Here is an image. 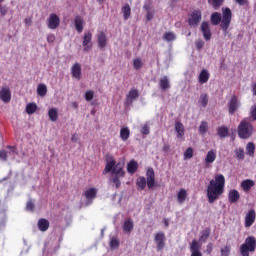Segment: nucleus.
<instances>
[{"mask_svg": "<svg viewBox=\"0 0 256 256\" xmlns=\"http://www.w3.org/2000/svg\"><path fill=\"white\" fill-rule=\"evenodd\" d=\"M225 191V176L217 174L207 187V198L209 203L217 201Z\"/></svg>", "mask_w": 256, "mask_h": 256, "instance_id": "obj_1", "label": "nucleus"}, {"mask_svg": "<svg viewBox=\"0 0 256 256\" xmlns=\"http://www.w3.org/2000/svg\"><path fill=\"white\" fill-rule=\"evenodd\" d=\"M232 19H233V13L231 12V9L223 8L222 16H221V13H219V12H214L211 14L210 22H211V25H219L220 24V27H221L224 35H227Z\"/></svg>", "mask_w": 256, "mask_h": 256, "instance_id": "obj_2", "label": "nucleus"}, {"mask_svg": "<svg viewBox=\"0 0 256 256\" xmlns=\"http://www.w3.org/2000/svg\"><path fill=\"white\" fill-rule=\"evenodd\" d=\"M136 185L140 191H143L146 187L153 189L155 187V170L149 167L146 171V178L144 176L138 177Z\"/></svg>", "mask_w": 256, "mask_h": 256, "instance_id": "obj_3", "label": "nucleus"}, {"mask_svg": "<svg viewBox=\"0 0 256 256\" xmlns=\"http://www.w3.org/2000/svg\"><path fill=\"white\" fill-rule=\"evenodd\" d=\"M254 131L255 128L253 127V123L249 121V118H243L237 127V133L240 139H251Z\"/></svg>", "mask_w": 256, "mask_h": 256, "instance_id": "obj_4", "label": "nucleus"}, {"mask_svg": "<svg viewBox=\"0 0 256 256\" xmlns=\"http://www.w3.org/2000/svg\"><path fill=\"white\" fill-rule=\"evenodd\" d=\"M256 238L255 236H248L244 243L240 246V255L249 256V253H255Z\"/></svg>", "mask_w": 256, "mask_h": 256, "instance_id": "obj_5", "label": "nucleus"}, {"mask_svg": "<svg viewBox=\"0 0 256 256\" xmlns=\"http://www.w3.org/2000/svg\"><path fill=\"white\" fill-rule=\"evenodd\" d=\"M61 25V19L58 17L57 14H50L47 19V27L48 29L55 30Z\"/></svg>", "mask_w": 256, "mask_h": 256, "instance_id": "obj_6", "label": "nucleus"}, {"mask_svg": "<svg viewBox=\"0 0 256 256\" xmlns=\"http://www.w3.org/2000/svg\"><path fill=\"white\" fill-rule=\"evenodd\" d=\"M92 39H93V33L91 32L84 33L82 45L84 47L85 52L91 51V49H93V42H91Z\"/></svg>", "mask_w": 256, "mask_h": 256, "instance_id": "obj_7", "label": "nucleus"}, {"mask_svg": "<svg viewBox=\"0 0 256 256\" xmlns=\"http://www.w3.org/2000/svg\"><path fill=\"white\" fill-rule=\"evenodd\" d=\"M200 31L205 39V41H211V37L213 36V33H211V26L209 25V22L204 21L201 23Z\"/></svg>", "mask_w": 256, "mask_h": 256, "instance_id": "obj_8", "label": "nucleus"}, {"mask_svg": "<svg viewBox=\"0 0 256 256\" xmlns=\"http://www.w3.org/2000/svg\"><path fill=\"white\" fill-rule=\"evenodd\" d=\"M202 14L199 10H194L188 20L190 27H197L201 23Z\"/></svg>", "mask_w": 256, "mask_h": 256, "instance_id": "obj_9", "label": "nucleus"}, {"mask_svg": "<svg viewBox=\"0 0 256 256\" xmlns=\"http://www.w3.org/2000/svg\"><path fill=\"white\" fill-rule=\"evenodd\" d=\"M255 219H256L255 209H250L244 218V226L246 227V229H249V227H251L253 223H255Z\"/></svg>", "mask_w": 256, "mask_h": 256, "instance_id": "obj_10", "label": "nucleus"}, {"mask_svg": "<svg viewBox=\"0 0 256 256\" xmlns=\"http://www.w3.org/2000/svg\"><path fill=\"white\" fill-rule=\"evenodd\" d=\"M165 233L163 232H158L155 235V242L157 245V251H163L165 249Z\"/></svg>", "mask_w": 256, "mask_h": 256, "instance_id": "obj_11", "label": "nucleus"}, {"mask_svg": "<svg viewBox=\"0 0 256 256\" xmlns=\"http://www.w3.org/2000/svg\"><path fill=\"white\" fill-rule=\"evenodd\" d=\"M190 252L191 256H203V253H201V243L197 240H193L190 244Z\"/></svg>", "mask_w": 256, "mask_h": 256, "instance_id": "obj_12", "label": "nucleus"}, {"mask_svg": "<svg viewBox=\"0 0 256 256\" xmlns=\"http://www.w3.org/2000/svg\"><path fill=\"white\" fill-rule=\"evenodd\" d=\"M237 109H239V98L237 96H232L228 103V111L230 115L235 114Z\"/></svg>", "mask_w": 256, "mask_h": 256, "instance_id": "obj_13", "label": "nucleus"}, {"mask_svg": "<svg viewBox=\"0 0 256 256\" xmlns=\"http://www.w3.org/2000/svg\"><path fill=\"white\" fill-rule=\"evenodd\" d=\"M0 99L3 103H9L11 101V90L7 87L1 88Z\"/></svg>", "mask_w": 256, "mask_h": 256, "instance_id": "obj_14", "label": "nucleus"}, {"mask_svg": "<svg viewBox=\"0 0 256 256\" xmlns=\"http://www.w3.org/2000/svg\"><path fill=\"white\" fill-rule=\"evenodd\" d=\"M97 188H88L84 192V197L87 199L88 203H93V199L97 198Z\"/></svg>", "mask_w": 256, "mask_h": 256, "instance_id": "obj_15", "label": "nucleus"}, {"mask_svg": "<svg viewBox=\"0 0 256 256\" xmlns=\"http://www.w3.org/2000/svg\"><path fill=\"white\" fill-rule=\"evenodd\" d=\"M71 73H72V77H74V79L81 81V77H82L81 64L76 62L71 68Z\"/></svg>", "mask_w": 256, "mask_h": 256, "instance_id": "obj_16", "label": "nucleus"}, {"mask_svg": "<svg viewBox=\"0 0 256 256\" xmlns=\"http://www.w3.org/2000/svg\"><path fill=\"white\" fill-rule=\"evenodd\" d=\"M240 187H242L245 193H249L251 191V188L255 187V181L251 179L243 180L240 184Z\"/></svg>", "mask_w": 256, "mask_h": 256, "instance_id": "obj_17", "label": "nucleus"}, {"mask_svg": "<svg viewBox=\"0 0 256 256\" xmlns=\"http://www.w3.org/2000/svg\"><path fill=\"white\" fill-rule=\"evenodd\" d=\"M97 39L98 47L100 49H105V47H107V35H105V32H99Z\"/></svg>", "mask_w": 256, "mask_h": 256, "instance_id": "obj_18", "label": "nucleus"}, {"mask_svg": "<svg viewBox=\"0 0 256 256\" xmlns=\"http://www.w3.org/2000/svg\"><path fill=\"white\" fill-rule=\"evenodd\" d=\"M241 199V195L239 194V191L236 189H232L228 193V201L229 203H237Z\"/></svg>", "mask_w": 256, "mask_h": 256, "instance_id": "obj_19", "label": "nucleus"}, {"mask_svg": "<svg viewBox=\"0 0 256 256\" xmlns=\"http://www.w3.org/2000/svg\"><path fill=\"white\" fill-rule=\"evenodd\" d=\"M112 176L125 177V171L123 170V164L117 163L112 170Z\"/></svg>", "mask_w": 256, "mask_h": 256, "instance_id": "obj_20", "label": "nucleus"}, {"mask_svg": "<svg viewBox=\"0 0 256 256\" xmlns=\"http://www.w3.org/2000/svg\"><path fill=\"white\" fill-rule=\"evenodd\" d=\"M175 131L177 133L178 139H183L185 137V126L181 122L175 123Z\"/></svg>", "mask_w": 256, "mask_h": 256, "instance_id": "obj_21", "label": "nucleus"}, {"mask_svg": "<svg viewBox=\"0 0 256 256\" xmlns=\"http://www.w3.org/2000/svg\"><path fill=\"white\" fill-rule=\"evenodd\" d=\"M117 165V161L115 159H110L106 162V166L103 170V174L107 175V173H112L113 169H115V166Z\"/></svg>", "mask_w": 256, "mask_h": 256, "instance_id": "obj_22", "label": "nucleus"}, {"mask_svg": "<svg viewBox=\"0 0 256 256\" xmlns=\"http://www.w3.org/2000/svg\"><path fill=\"white\" fill-rule=\"evenodd\" d=\"M209 77V71L203 69L198 76V82L200 83V85H205V83L209 81Z\"/></svg>", "mask_w": 256, "mask_h": 256, "instance_id": "obj_23", "label": "nucleus"}, {"mask_svg": "<svg viewBox=\"0 0 256 256\" xmlns=\"http://www.w3.org/2000/svg\"><path fill=\"white\" fill-rule=\"evenodd\" d=\"M215 159H217V152H215V150H210L206 155L205 164L211 165V163H215Z\"/></svg>", "mask_w": 256, "mask_h": 256, "instance_id": "obj_24", "label": "nucleus"}, {"mask_svg": "<svg viewBox=\"0 0 256 256\" xmlns=\"http://www.w3.org/2000/svg\"><path fill=\"white\" fill-rule=\"evenodd\" d=\"M75 28L78 33H83V26L85 22L81 16H76L74 20Z\"/></svg>", "mask_w": 256, "mask_h": 256, "instance_id": "obj_25", "label": "nucleus"}, {"mask_svg": "<svg viewBox=\"0 0 256 256\" xmlns=\"http://www.w3.org/2000/svg\"><path fill=\"white\" fill-rule=\"evenodd\" d=\"M49 220L45 219V218H41L38 220V229L39 231H42L43 233H45V231H47L49 229Z\"/></svg>", "mask_w": 256, "mask_h": 256, "instance_id": "obj_26", "label": "nucleus"}, {"mask_svg": "<svg viewBox=\"0 0 256 256\" xmlns=\"http://www.w3.org/2000/svg\"><path fill=\"white\" fill-rule=\"evenodd\" d=\"M137 97H139V91L137 89H132L129 91L126 101L128 104H131L133 101H135V99H137Z\"/></svg>", "mask_w": 256, "mask_h": 256, "instance_id": "obj_27", "label": "nucleus"}, {"mask_svg": "<svg viewBox=\"0 0 256 256\" xmlns=\"http://www.w3.org/2000/svg\"><path fill=\"white\" fill-rule=\"evenodd\" d=\"M217 135L220 139H225L229 137V128L227 126H220L217 128Z\"/></svg>", "mask_w": 256, "mask_h": 256, "instance_id": "obj_28", "label": "nucleus"}, {"mask_svg": "<svg viewBox=\"0 0 256 256\" xmlns=\"http://www.w3.org/2000/svg\"><path fill=\"white\" fill-rule=\"evenodd\" d=\"M137 169H139V164L137 163V161L131 160L127 165L128 173L133 175V173H137Z\"/></svg>", "mask_w": 256, "mask_h": 256, "instance_id": "obj_29", "label": "nucleus"}, {"mask_svg": "<svg viewBox=\"0 0 256 256\" xmlns=\"http://www.w3.org/2000/svg\"><path fill=\"white\" fill-rule=\"evenodd\" d=\"M159 85L162 91H167V89H171V84L169 83V78L167 76H164L160 79Z\"/></svg>", "mask_w": 256, "mask_h": 256, "instance_id": "obj_30", "label": "nucleus"}, {"mask_svg": "<svg viewBox=\"0 0 256 256\" xmlns=\"http://www.w3.org/2000/svg\"><path fill=\"white\" fill-rule=\"evenodd\" d=\"M144 9L146 10V13H147L146 20L151 21L155 15V9L151 7V4L144 5Z\"/></svg>", "mask_w": 256, "mask_h": 256, "instance_id": "obj_31", "label": "nucleus"}, {"mask_svg": "<svg viewBox=\"0 0 256 256\" xmlns=\"http://www.w3.org/2000/svg\"><path fill=\"white\" fill-rule=\"evenodd\" d=\"M187 190H185L184 188L180 189L178 194H177V201L180 205H182V203H185V199H187Z\"/></svg>", "mask_w": 256, "mask_h": 256, "instance_id": "obj_32", "label": "nucleus"}, {"mask_svg": "<svg viewBox=\"0 0 256 256\" xmlns=\"http://www.w3.org/2000/svg\"><path fill=\"white\" fill-rule=\"evenodd\" d=\"M131 135V130H129V127H123L120 129V138L122 141H127Z\"/></svg>", "mask_w": 256, "mask_h": 256, "instance_id": "obj_33", "label": "nucleus"}, {"mask_svg": "<svg viewBox=\"0 0 256 256\" xmlns=\"http://www.w3.org/2000/svg\"><path fill=\"white\" fill-rule=\"evenodd\" d=\"M246 155H248V157H255V143L249 142L246 145Z\"/></svg>", "mask_w": 256, "mask_h": 256, "instance_id": "obj_34", "label": "nucleus"}, {"mask_svg": "<svg viewBox=\"0 0 256 256\" xmlns=\"http://www.w3.org/2000/svg\"><path fill=\"white\" fill-rule=\"evenodd\" d=\"M48 117L50 119V121H57V119H59V113L57 112V108H51L48 111Z\"/></svg>", "mask_w": 256, "mask_h": 256, "instance_id": "obj_35", "label": "nucleus"}, {"mask_svg": "<svg viewBox=\"0 0 256 256\" xmlns=\"http://www.w3.org/2000/svg\"><path fill=\"white\" fill-rule=\"evenodd\" d=\"M122 13H123L124 20L127 21V19L131 17V6H129V4H125L122 7Z\"/></svg>", "mask_w": 256, "mask_h": 256, "instance_id": "obj_36", "label": "nucleus"}, {"mask_svg": "<svg viewBox=\"0 0 256 256\" xmlns=\"http://www.w3.org/2000/svg\"><path fill=\"white\" fill-rule=\"evenodd\" d=\"M123 231H125V233H131V231H133V221L131 219L124 222Z\"/></svg>", "mask_w": 256, "mask_h": 256, "instance_id": "obj_37", "label": "nucleus"}, {"mask_svg": "<svg viewBox=\"0 0 256 256\" xmlns=\"http://www.w3.org/2000/svg\"><path fill=\"white\" fill-rule=\"evenodd\" d=\"M234 153H235L236 159H238V161H243V159H245V149H243V148H236L234 150Z\"/></svg>", "mask_w": 256, "mask_h": 256, "instance_id": "obj_38", "label": "nucleus"}, {"mask_svg": "<svg viewBox=\"0 0 256 256\" xmlns=\"http://www.w3.org/2000/svg\"><path fill=\"white\" fill-rule=\"evenodd\" d=\"M37 94L40 97H45L47 95V86L45 84H39L37 87Z\"/></svg>", "mask_w": 256, "mask_h": 256, "instance_id": "obj_39", "label": "nucleus"}, {"mask_svg": "<svg viewBox=\"0 0 256 256\" xmlns=\"http://www.w3.org/2000/svg\"><path fill=\"white\" fill-rule=\"evenodd\" d=\"M37 111V104L36 103H29L26 105V113L28 115H33Z\"/></svg>", "mask_w": 256, "mask_h": 256, "instance_id": "obj_40", "label": "nucleus"}, {"mask_svg": "<svg viewBox=\"0 0 256 256\" xmlns=\"http://www.w3.org/2000/svg\"><path fill=\"white\" fill-rule=\"evenodd\" d=\"M164 41H167L168 43H171V41H175L177 39V36L174 32H166L163 36Z\"/></svg>", "mask_w": 256, "mask_h": 256, "instance_id": "obj_41", "label": "nucleus"}, {"mask_svg": "<svg viewBox=\"0 0 256 256\" xmlns=\"http://www.w3.org/2000/svg\"><path fill=\"white\" fill-rule=\"evenodd\" d=\"M198 103H200L202 107H207L209 103V96L207 94H201Z\"/></svg>", "mask_w": 256, "mask_h": 256, "instance_id": "obj_42", "label": "nucleus"}, {"mask_svg": "<svg viewBox=\"0 0 256 256\" xmlns=\"http://www.w3.org/2000/svg\"><path fill=\"white\" fill-rule=\"evenodd\" d=\"M120 179H123V177H121V176H112L111 177V181L115 185L116 189H119V187H121Z\"/></svg>", "mask_w": 256, "mask_h": 256, "instance_id": "obj_43", "label": "nucleus"}, {"mask_svg": "<svg viewBox=\"0 0 256 256\" xmlns=\"http://www.w3.org/2000/svg\"><path fill=\"white\" fill-rule=\"evenodd\" d=\"M207 129H209V125L206 121H202L199 126V133H201V135H205V133H207Z\"/></svg>", "mask_w": 256, "mask_h": 256, "instance_id": "obj_44", "label": "nucleus"}, {"mask_svg": "<svg viewBox=\"0 0 256 256\" xmlns=\"http://www.w3.org/2000/svg\"><path fill=\"white\" fill-rule=\"evenodd\" d=\"M210 235H211V228H206L204 231H202V234L200 236V241H205L206 239H209Z\"/></svg>", "mask_w": 256, "mask_h": 256, "instance_id": "obj_45", "label": "nucleus"}, {"mask_svg": "<svg viewBox=\"0 0 256 256\" xmlns=\"http://www.w3.org/2000/svg\"><path fill=\"white\" fill-rule=\"evenodd\" d=\"M110 248L118 249L119 248V239L117 237H112L110 240Z\"/></svg>", "mask_w": 256, "mask_h": 256, "instance_id": "obj_46", "label": "nucleus"}, {"mask_svg": "<svg viewBox=\"0 0 256 256\" xmlns=\"http://www.w3.org/2000/svg\"><path fill=\"white\" fill-rule=\"evenodd\" d=\"M221 256H229L231 255V247L229 245L224 246L220 250Z\"/></svg>", "mask_w": 256, "mask_h": 256, "instance_id": "obj_47", "label": "nucleus"}, {"mask_svg": "<svg viewBox=\"0 0 256 256\" xmlns=\"http://www.w3.org/2000/svg\"><path fill=\"white\" fill-rule=\"evenodd\" d=\"M133 67H134V69H136V71H139V69H141V67H143V62L141 61L140 58L134 59Z\"/></svg>", "mask_w": 256, "mask_h": 256, "instance_id": "obj_48", "label": "nucleus"}, {"mask_svg": "<svg viewBox=\"0 0 256 256\" xmlns=\"http://www.w3.org/2000/svg\"><path fill=\"white\" fill-rule=\"evenodd\" d=\"M184 159H193V148L189 147L184 152Z\"/></svg>", "mask_w": 256, "mask_h": 256, "instance_id": "obj_49", "label": "nucleus"}, {"mask_svg": "<svg viewBox=\"0 0 256 256\" xmlns=\"http://www.w3.org/2000/svg\"><path fill=\"white\" fill-rule=\"evenodd\" d=\"M85 99L86 101H93V98L95 97V92H93V90H88L85 93Z\"/></svg>", "mask_w": 256, "mask_h": 256, "instance_id": "obj_50", "label": "nucleus"}, {"mask_svg": "<svg viewBox=\"0 0 256 256\" xmlns=\"http://www.w3.org/2000/svg\"><path fill=\"white\" fill-rule=\"evenodd\" d=\"M9 13V8L5 5H0V15L1 17H5Z\"/></svg>", "mask_w": 256, "mask_h": 256, "instance_id": "obj_51", "label": "nucleus"}, {"mask_svg": "<svg viewBox=\"0 0 256 256\" xmlns=\"http://www.w3.org/2000/svg\"><path fill=\"white\" fill-rule=\"evenodd\" d=\"M250 117L252 121H256V104L253 105L250 109Z\"/></svg>", "mask_w": 256, "mask_h": 256, "instance_id": "obj_52", "label": "nucleus"}, {"mask_svg": "<svg viewBox=\"0 0 256 256\" xmlns=\"http://www.w3.org/2000/svg\"><path fill=\"white\" fill-rule=\"evenodd\" d=\"M8 154L5 150H0V160L1 161H7Z\"/></svg>", "mask_w": 256, "mask_h": 256, "instance_id": "obj_53", "label": "nucleus"}, {"mask_svg": "<svg viewBox=\"0 0 256 256\" xmlns=\"http://www.w3.org/2000/svg\"><path fill=\"white\" fill-rule=\"evenodd\" d=\"M141 133L142 135H149L150 133L149 125L145 124L141 129Z\"/></svg>", "mask_w": 256, "mask_h": 256, "instance_id": "obj_54", "label": "nucleus"}, {"mask_svg": "<svg viewBox=\"0 0 256 256\" xmlns=\"http://www.w3.org/2000/svg\"><path fill=\"white\" fill-rule=\"evenodd\" d=\"M27 211H34L35 210V204L33 201H28L26 204Z\"/></svg>", "mask_w": 256, "mask_h": 256, "instance_id": "obj_55", "label": "nucleus"}, {"mask_svg": "<svg viewBox=\"0 0 256 256\" xmlns=\"http://www.w3.org/2000/svg\"><path fill=\"white\" fill-rule=\"evenodd\" d=\"M204 46H205V42L203 40H198L196 42V48L198 49V51H201V49H203Z\"/></svg>", "mask_w": 256, "mask_h": 256, "instance_id": "obj_56", "label": "nucleus"}, {"mask_svg": "<svg viewBox=\"0 0 256 256\" xmlns=\"http://www.w3.org/2000/svg\"><path fill=\"white\" fill-rule=\"evenodd\" d=\"M48 43H55V34H49L47 36Z\"/></svg>", "mask_w": 256, "mask_h": 256, "instance_id": "obj_57", "label": "nucleus"}, {"mask_svg": "<svg viewBox=\"0 0 256 256\" xmlns=\"http://www.w3.org/2000/svg\"><path fill=\"white\" fill-rule=\"evenodd\" d=\"M71 141L73 143H77V141H79V135L73 134L72 137H71Z\"/></svg>", "mask_w": 256, "mask_h": 256, "instance_id": "obj_58", "label": "nucleus"}, {"mask_svg": "<svg viewBox=\"0 0 256 256\" xmlns=\"http://www.w3.org/2000/svg\"><path fill=\"white\" fill-rule=\"evenodd\" d=\"M171 149V146H169V144H165L162 148V151H164V153H168V151Z\"/></svg>", "mask_w": 256, "mask_h": 256, "instance_id": "obj_59", "label": "nucleus"}, {"mask_svg": "<svg viewBox=\"0 0 256 256\" xmlns=\"http://www.w3.org/2000/svg\"><path fill=\"white\" fill-rule=\"evenodd\" d=\"M211 251H213V244L209 243V244L207 245V252H208V253H211Z\"/></svg>", "mask_w": 256, "mask_h": 256, "instance_id": "obj_60", "label": "nucleus"}, {"mask_svg": "<svg viewBox=\"0 0 256 256\" xmlns=\"http://www.w3.org/2000/svg\"><path fill=\"white\" fill-rule=\"evenodd\" d=\"M252 92H253V95H256V82L252 86Z\"/></svg>", "mask_w": 256, "mask_h": 256, "instance_id": "obj_61", "label": "nucleus"}, {"mask_svg": "<svg viewBox=\"0 0 256 256\" xmlns=\"http://www.w3.org/2000/svg\"><path fill=\"white\" fill-rule=\"evenodd\" d=\"M25 24L26 25H31V18H26L25 19Z\"/></svg>", "mask_w": 256, "mask_h": 256, "instance_id": "obj_62", "label": "nucleus"}, {"mask_svg": "<svg viewBox=\"0 0 256 256\" xmlns=\"http://www.w3.org/2000/svg\"><path fill=\"white\" fill-rule=\"evenodd\" d=\"M7 149H10V151H15L17 148L15 146H7Z\"/></svg>", "mask_w": 256, "mask_h": 256, "instance_id": "obj_63", "label": "nucleus"}, {"mask_svg": "<svg viewBox=\"0 0 256 256\" xmlns=\"http://www.w3.org/2000/svg\"><path fill=\"white\" fill-rule=\"evenodd\" d=\"M164 225H165V227H169V220L164 219Z\"/></svg>", "mask_w": 256, "mask_h": 256, "instance_id": "obj_64", "label": "nucleus"}]
</instances>
